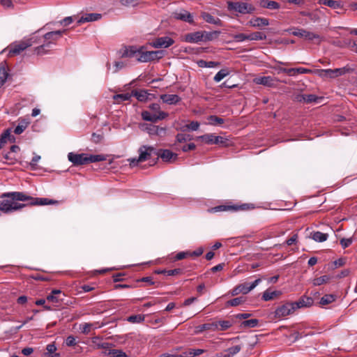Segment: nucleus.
<instances>
[{
    "mask_svg": "<svg viewBox=\"0 0 357 357\" xmlns=\"http://www.w3.org/2000/svg\"><path fill=\"white\" fill-rule=\"evenodd\" d=\"M145 49V46H141L140 55L137 58L138 62L147 63L158 61L165 55L163 50L146 51Z\"/></svg>",
    "mask_w": 357,
    "mask_h": 357,
    "instance_id": "6",
    "label": "nucleus"
},
{
    "mask_svg": "<svg viewBox=\"0 0 357 357\" xmlns=\"http://www.w3.org/2000/svg\"><path fill=\"white\" fill-rule=\"evenodd\" d=\"M66 344L68 347H73L76 344L75 337L73 335H69L66 340Z\"/></svg>",
    "mask_w": 357,
    "mask_h": 357,
    "instance_id": "60",
    "label": "nucleus"
},
{
    "mask_svg": "<svg viewBox=\"0 0 357 357\" xmlns=\"http://www.w3.org/2000/svg\"><path fill=\"white\" fill-rule=\"evenodd\" d=\"M331 279V277L330 275H322L319 278H314L312 280V284L314 286H319L323 284L327 283Z\"/></svg>",
    "mask_w": 357,
    "mask_h": 357,
    "instance_id": "32",
    "label": "nucleus"
},
{
    "mask_svg": "<svg viewBox=\"0 0 357 357\" xmlns=\"http://www.w3.org/2000/svg\"><path fill=\"white\" fill-rule=\"evenodd\" d=\"M154 152V149L151 146H142L139 149L138 158H129L130 166L134 167L138 165L139 162L147 160L149 159L152 153Z\"/></svg>",
    "mask_w": 357,
    "mask_h": 357,
    "instance_id": "7",
    "label": "nucleus"
},
{
    "mask_svg": "<svg viewBox=\"0 0 357 357\" xmlns=\"http://www.w3.org/2000/svg\"><path fill=\"white\" fill-rule=\"evenodd\" d=\"M295 310L293 302H287L278 306L275 309L274 317L276 319H281L284 317L291 314Z\"/></svg>",
    "mask_w": 357,
    "mask_h": 357,
    "instance_id": "10",
    "label": "nucleus"
},
{
    "mask_svg": "<svg viewBox=\"0 0 357 357\" xmlns=\"http://www.w3.org/2000/svg\"><path fill=\"white\" fill-rule=\"evenodd\" d=\"M278 81L276 78L271 76L258 77L254 79V82L266 86H273Z\"/></svg>",
    "mask_w": 357,
    "mask_h": 357,
    "instance_id": "18",
    "label": "nucleus"
},
{
    "mask_svg": "<svg viewBox=\"0 0 357 357\" xmlns=\"http://www.w3.org/2000/svg\"><path fill=\"white\" fill-rule=\"evenodd\" d=\"M259 320L257 319H251L249 320L243 321L241 323V326L243 328H255L258 325Z\"/></svg>",
    "mask_w": 357,
    "mask_h": 357,
    "instance_id": "43",
    "label": "nucleus"
},
{
    "mask_svg": "<svg viewBox=\"0 0 357 357\" xmlns=\"http://www.w3.org/2000/svg\"><path fill=\"white\" fill-rule=\"evenodd\" d=\"M300 14L303 16L308 17L309 18L314 21H315L318 18L316 15L313 14L312 13L307 11H301L300 12Z\"/></svg>",
    "mask_w": 357,
    "mask_h": 357,
    "instance_id": "64",
    "label": "nucleus"
},
{
    "mask_svg": "<svg viewBox=\"0 0 357 357\" xmlns=\"http://www.w3.org/2000/svg\"><path fill=\"white\" fill-rule=\"evenodd\" d=\"M336 299V296L333 294H326L323 297H321L320 300V304L324 305L330 304L334 302Z\"/></svg>",
    "mask_w": 357,
    "mask_h": 357,
    "instance_id": "39",
    "label": "nucleus"
},
{
    "mask_svg": "<svg viewBox=\"0 0 357 357\" xmlns=\"http://www.w3.org/2000/svg\"><path fill=\"white\" fill-rule=\"evenodd\" d=\"M353 242V239L351 238H342L340 240V244L343 248H346L349 247Z\"/></svg>",
    "mask_w": 357,
    "mask_h": 357,
    "instance_id": "59",
    "label": "nucleus"
},
{
    "mask_svg": "<svg viewBox=\"0 0 357 357\" xmlns=\"http://www.w3.org/2000/svg\"><path fill=\"white\" fill-rule=\"evenodd\" d=\"M319 3L327 6L335 10L340 9L343 6L342 1L335 0H319Z\"/></svg>",
    "mask_w": 357,
    "mask_h": 357,
    "instance_id": "24",
    "label": "nucleus"
},
{
    "mask_svg": "<svg viewBox=\"0 0 357 357\" xmlns=\"http://www.w3.org/2000/svg\"><path fill=\"white\" fill-rule=\"evenodd\" d=\"M213 134H206L197 137V139H200L208 144H213Z\"/></svg>",
    "mask_w": 357,
    "mask_h": 357,
    "instance_id": "47",
    "label": "nucleus"
},
{
    "mask_svg": "<svg viewBox=\"0 0 357 357\" xmlns=\"http://www.w3.org/2000/svg\"><path fill=\"white\" fill-rule=\"evenodd\" d=\"M208 119L209 121V123L212 126L221 125L225 122V120L222 118L214 115L210 116Z\"/></svg>",
    "mask_w": 357,
    "mask_h": 357,
    "instance_id": "46",
    "label": "nucleus"
},
{
    "mask_svg": "<svg viewBox=\"0 0 357 357\" xmlns=\"http://www.w3.org/2000/svg\"><path fill=\"white\" fill-rule=\"evenodd\" d=\"M68 159L74 166H78L103 161L105 160V157L103 155H89L87 153H75L70 152L68 154Z\"/></svg>",
    "mask_w": 357,
    "mask_h": 357,
    "instance_id": "2",
    "label": "nucleus"
},
{
    "mask_svg": "<svg viewBox=\"0 0 357 357\" xmlns=\"http://www.w3.org/2000/svg\"><path fill=\"white\" fill-rule=\"evenodd\" d=\"M172 16L174 18L181 20L185 22H188L190 24L194 23V17L193 15L184 9H180L174 11L172 13Z\"/></svg>",
    "mask_w": 357,
    "mask_h": 357,
    "instance_id": "13",
    "label": "nucleus"
},
{
    "mask_svg": "<svg viewBox=\"0 0 357 357\" xmlns=\"http://www.w3.org/2000/svg\"><path fill=\"white\" fill-rule=\"evenodd\" d=\"M73 22L72 17H66L62 20L59 21V24L63 26H68Z\"/></svg>",
    "mask_w": 357,
    "mask_h": 357,
    "instance_id": "62",
    "label": "nucleus"
},
{
    "mask_svg": "<svg viewBox=\"0 0 357 357\" xmlns=\"http://www.w3.org/2000/svg\"><path fill=\"white\" fill-rule=\"evenodd\" d=\"M219 63L215 61H206L204 60H200L198 61V65L201 68H214L217 66Z\"/></svg>",
    "mask_w": 357,
    "mask_h": 357,
    "instance_id": "48",
    "label": "nucleus"
},
{
    "mask_svg": "<svg viewBox=\"0 0 357 357\" xmlns=\"http://www.w3.org/2000/svg\"><path fill=\"white\" fill-rule=\"evenodd\" d=\"M141 128L143 130L146 131L151 135L162 136L166 132L165 128L152 124L144 123L141 126Z\"/></svg>",
    "mask_w": 357,
    "mask_h": 357,
    "instance_id": "14",
    "label": "nucleus"
},
{
    "mask_svg": "<svg viewBox=\"0 0 357 357\" xmlns=\"http://www.w3.org/2000/svg\"><path fill=\"white\" fill-rule=\"evenodd\" d=\"M229 75V71L227 69H222L218 71L215 75L213 80L215 82H220L222 79Z\"/></svg>",
    "mask_w": 357,
    "mask_h": 357,
    "instance_id": "44",
    "label": "nucleus"
},
{
    "mask_svg": "<svg viewBox=\"0 0 357 357\" xmlns=\"http://www.w3.org/2000/svg\"><path fill=\"white\" fill-rule=\"evenodd\" d=\"M34 42L33 38L25 39L20 42H15L10 45V52L13 54H19L27 47L31 46Z\"/></svg>",
    "mask_w": 357,
    "mask_h": 357,
    "instance_id": "11",
    "label": "nucleus"
},
{
    "mask_svg": "<svg viewBox=\"0 0 357 357\" xmlns=\"http://www.w3.org/2000/svg\"><path fill=\"white\" fill-rule=\"evenodd\" d=\"M160 99L168 105H176L181 100V98L176 94H163L160 96Z\"/></svg>",
    "mask_w": 357,
    "mask_h": 357,
    "instance_id": "20",
    "label": "nucleus"
},
{
    "mask_svg": "<svg viewBox=\"0 0 357 357\" xmlns=\"http://www.w3.org/2000/svg\"><path fill=\"white\" fill-rule=\"evenodd\" d=\"M205 352V350L201 349H190L188 351L184 352L185 357H194L199 356Z\"/></svg>",
    "mask_w": 357,
    "mask_h": 357,
    "instance_id": "36",
    "label": "nucleus"
},
{
    "mask_svg": "<svg viewBox=\"0 0 357 357\" xmlns=\"http://www.w3.org/2000/svg\"><path fill=\"white\" fill-rule=\"evenodd\" d=\"M213 139V144L227 146V139L221 136H216L215 135Z\"/></svg>",
    "mask_w": 357,
    "mask_h": 357,
    "instance_id": "53",
    "label": "nucleus"
},
{
    "mask_svg": "<svg viewBox=\"0 0 357 357\" xmlns=\"http://www.w3.org/2000/svg\"><path fill=\"white\" fill-rule=\"evenodd\" d=\"M158 156L165 162H169L171 160H176L177 154L168 149L162 150Z\"/></svg>",
    "mask_w": 357,
    "mask_h": 357,
    "instance_id": "23",
    "label": "nucleus"
},
{
    "mask_svg": "<svg viewBox=\"0 0 357 357\" xmlns=\"http://www.w3.org/2000/svg\"><path fill=\"white\" fill-rule=\"evenodd\" d=\"M199 127V123L198 121H191L189 124L184 126L186 129L195 131L197 130Z\"/></svg>",
    "mask_w": 357,
    "mask_h": 357,
    "instance_id": "57",
    "label": "nucleus"
},
{
    "mask_svg": "<svg viewBox=\"0 0 357 357\" xmlns=\"http://www.w3.org/2000/svg\"><path fill=\"white\" fill-rule=\"evenodd\" d=\"M295 310L302 308V307H308L313 305L314 300L312 298L309 296H302L301 297L298 301L296 302H293Z\"/></svg>",
    "mask_w": 357,
    "mask_h": 357,
    "instance_id": "17",
    "label": "nucleus"
},
{
    "mask_svg": "<svg viewBox=\"0 0 357 357\" xmlns=\"http://www.w3.org/2000/svg\"><path fill=\"white\" fill-rule=\"evenodd\" d=\"M202 17L206 22L218 26H220L222 22L218 17H215L212 15L208 13H203Z\"/></svg>",
    "mask_w": 357,
    "mask_h": 357,
    "instance_id": "25",
    "label": "nucleus"
},
{
    "mask_svg": "<svg viewBox=\"0 0 357 357\" xmlns=\"http://www.w3.org/2000/svg\"><path fill=\"white\" fill-rule=\"evenodd\" d=\"M141 46L137 47L135 45H130L126 47L123 52H122L121 56L123 58H132L136 59L140 55Z\"/></svg>",
    "mask_w": 357,
    "mask_h": 357,
    "instance_id": "15",
    "label": "nucleus"
},
{
    "mask_svg": "<svg viewBox=\"0 0 357 357\" xmlns=\"http://www.w3.org/2000/svg\"><path fill=\"white\" fill-rule=\"evenodd\" d=\"M108 357H128V356L121 350L112 349L109 351Z\"/></svg>",
    "mask_w": 357,
    "mask_h": 357,
    "instance_id": "50",
    "label": "nucleus"
},
{
    "mask_svg": "<svg viewBox=\"0 0 357 357\" xmlns=\"http://www.w3.org/2000/svg\"><path fill=\"white\" fill-rule=\"evenodd\" d=\"M101 18V15L98 13H87L84 15L82 16L79 20L77 21V23L79 24L84 23V22H94L100 20Z\"/></svg>",
    "mask_w": 357,
    "mask_h": 357,
    "instance_id": "21",
    "label": "nucleus"
},
{
    "mask_svg": "<svg viewBox=\"0 0 357 357\" xmlns=\"http://www.w3.org/2000/svg\"><path fill=\"white\" fill-rule=\"evenodd\" d=\"M261 282V279L258 278L255 280L251 284L249 283H243L235 287L230 292L231 295L234 296L239 294H247L250 291L254 289L259 283Z\"/></svg>",
    "mask_w": 357,
    "mask_h": 357,
    "instance_id": "9",
    "label": "nucleus"
},
{
    "mask_svg": "<svg viewBox=\"0 0 357 357\" xmlns=\"http://www.w3.org/2000/svg\"><path fill=\"white\" fill-rule=\"evenodd\" d=\"M134 96L139 101L144 102L148 99L149 93L146 91L140 90L139 91H135Z\"/></svg>",
    "mask_w": 357,
    "mask_h": 357,
    "instance_id": "42",
    "label": "nucleus"
},
{
    "mask_svg": "<svg viewBox=\"0 0 357 357\" xmlns=\"http://www.w3.org/2000/svg\"><path fill=\"white\" fill-rule=\"evenodd\" d=\"M259 5L262 8L271 10H278L280 8V4L275 1L261 0Z\"/></svg>",
    "mask_w": 357,
    "mask_h": 357,
    "instance_id": "26",
    "label": "nucleus"
},
{
    "mask_svg": "<svg viewBox=\"0 0 357 357\" xmlns=\"http://www.w3.org/2000/svg\"><path fill=\"white\" fill-rule=\"evenodd\" d=\"M245 301L243 296L237 297L227 301V305L229 306H238Z\"/></svg>",
    "mask_w": 357,
    "mask_h": 357,
    "instance_id": "45",
    "label": "nucleus"
},
{
    "mask_svg": "<svg viewBox=\"0 0 357 357\" xmlns=\"http://www.w3.org/2000/svg\"><path fill=\"white\" fill-rule=\"evenodd\" d=\"M232 206H225V205H220L215 207H213L211 209V212L216 213V212H221V211H226L231 208H232Z\"/></svg>",
    "mask_w": 357,
    "mask_h": 357,
    "instance_id": "56",
    "label": "nucleus"
},
{
    "mask_svg": "<svg viewBox=\"0 0 357 357\" xmlns=\"http://www.w3.org/2000/svg\"><path fill=\"white\" fill-rule=\"evenodd\" d=\"M217 324V331H225L232 326V323L228 320H221L215 321Z\"/></svg>",
    "mask_w": 357,
    "mask_h": 357,
    "instance_id": "31",
    "label": "nucleus"
},
{
    "mask_svg": "<svg viewBox=\"0 0 357 357\" xmlns=\"http://www.w3.org/2000/svg\"><path fill=\"white\" fill-rule=\"evenodd\" d=\"M354 71V68L349 66L335 69H319L316 71V74L323 79H335L346 73H350Z\"/></svg>",
    "mask_w": 357,
    "mask_h": 357,
    "instance_id": "5",
    "label": "nucleus"
},
{
    "mask_svg": "<svg viewBox=\"0 0 357 357\" xmlns=\"http://www.w3.org/2000/svg\"><path fill=\"white\" fill-rule=\"evenodd\" d=\"M126 320L132 324H139L144 321V316L143 314H134L127 317Z\"/></svg>",
    "mask_w": 357,
    "mask_h": 357,
    "instance_id": "35",
    "label": "nucleus"
},
{
    "mask_svg": "<svg viewBox=\"0 0 357 357\" xmlns=\"http://www.w3.org/2000/svg\"><path fill=\"white\" fill-rule=\"evenodd\" d=\"M47 352L45 354L46 357H59V354H55L54 352L56 350V347L54 344H49L46 347Z\"/></svg>",
    "mask_w": 357,
    "mask_h": 357,
    "instance_id": "33",
    "label": "nucleus"
},
{
    "mask_svg": "<svg viewBox=\"0 0 357 357\" xmlns=\"http://www.w3.org/2000/svg\"><path fill=\"white\" fill-rule=\"evenodd\" d=\"M287 31H291V33L295 36L304 38V35L305 33V29L294 28L287 30Z\"/></svg>",
    "mask_w": 357,
    "mask_h": 357,
    "instance_id": "51",
    "label": "nucleus"
},
{
    "mask_svg": "<svg viewBox=\"0 0 357 357\" xmlns=\"http://www.w3.org/2000/svg\"><path fill=\"white\" fill-rule=\"evenodd\" d=\"M91 327V324L85 323L80 326V330H81L82 333L86 334V333H89V332L90 331Z\"/></svg>",
    "mask_w": 357,
    "mask_h": 357,
    "instance_id": "61",
    "label": "nucleus"
},
{
    "mask_svg": "<svg viewBox=\"0 0 357 357\" xmlns=\"http://www.w3.org/2000/svg\"><path fill=\"white\" fill-rule=\"evenodd\" d=\"M0 200V213L9 214L20 211L26 205L44 206L54 204L57 201L47 198H38L29 196L24 192H9L3 193Z\"/></svg>",
    "mask_w": 357,
    "mask_h": 357,
    "instance_id": "1",
    "label": "nucleus"
},
{
    "mask_svg": "<svg viewBox=\"0 0 357 357\" xmlns=\"http://www.w3.org/2000/svg\"><path fill=\"white\" fill-rule=\"evenodd\" d=\"M182 269L181 268H175L172 270H160L157 271V273L158 274H165L167 275L171 276V275H178L182 273Z\"/></svg>",
    "mask_w": 357,
    "mask_h": 357,
    "instance_id": "41",
    "label": "nucleus"
},
{
    "mask_svg": "<svg viewBox=\"0 0 357 357\" xmlns=\"http://www.w3.org/2000/svg\"><path fill=\"white\" fill-rule=\"evenodd\" d=\"M149 107L151 112L149 111L142 112V117L144 121L155 123L168 116V113L161 111L160 106L158 103L151 104Z\"/></svg>",
    "mask_w": 357,
    "mask_h": 357,
    "instance_id": "3",
    "label": "nucleus"
},
{
    "mask_svg": "<svg viewBox=\"0 0 357 357\" xmlns=\"http://www.w3.org/2000/svg\"><path fill=\"white\" fill-rule=\"evenodd\" d=\"M40 160V156L38 155H36L33 157L31 161L30 162V166L31 169H36L37 163Z\"/></svg>",
    "mask_w": 357,
    "mask_h": 357,
    "instance_id": "58",
    "label": "nucleus"
},
{
    "mask_svg": "<svg viewBox=\"0 0 357 357\" xmlns=\"http://www.w3.org/2000/svg\"><path fill=\"white\" fill-rule=\"evenodd\" d=\"M233 38L234 41L241 43L243 42L246 40H249L248 34L245 33H238L233 36Z\"/></svg>",
    "mask_w": 357,
    "mask_h": 357,
    "instance_id": "54",
    "label": "nucleus"
},
{
    "mask_svg": "<svg viewBox=\"0 0 357 357\" xmlns=\"http://www.w3.org/2000/svg\"><path fill=\"white\" fill-rule=\"evenodd\" d=\"M132 97V95L129 93L116 94L113 96L114 102L117 104H120L124 101L129 100Z\"/></svg>",
    "mask_w": 357,
    "mask_h": 357,
    "instance_id": "29",
    "label": "nucleus"
},
{
    "mask_svg": "<svg viewBox=\"0 0 357 357\" xmlns=\"http://www.w3.org/2000/svg\"><path fill=\"white\" fill-rule=\"evenodd\" d=\"M328 235L321 231H314L311 234V238L316 242L321 243L327 240Z\"/></svg>",
    "mask_w": 357,
    "mask_h": 357,
    "instance_id": "28",
    "label": "nucleus"
},
{
    "mask_svg": "<svg viewBox=\"0 0 357 357\" xmlns=\"http://www.w3.org/2000/svg\"><path fill=\"white\" fill-rule=\"evenodd\" d=\"M8 72L9 69L5 61L1 62L0 63V89L4 85L8 77L10 76Z\"/></svg>",
    "mask_w": 357,
    "mask_h": 357,
    "instance_id": "19",
    "label": "nucleus"
},
{
    "mask_svg": "<svg viewBox=\"0 0 357 357\" xmlns=\"http://www.w3.org/2000/svg\"><path fill=\"white\" fill-rule=\"evenodd\" d=\"M241 349V346L236 345L234 347H231L228 348L225 352L227 353V354H229V357L234 356L235 354H238Z\"/></svg>",
    "mask_w": 357,
    "mask_h": 357,
    "instance_id": "52",
    "label": "nucleus"
},
{
    "mask_svg": "<svg viewBox=\"0 0 357 357\" xmlns=\"http://www.w3.org/2000/svg\"><path fill=\"white\" fill-rule=\"evenodd\" d=\"M27 126V123L22 122L21 123H19L14 129V132L16 135H20L24 132V130L26 129Z\"/></svg>",
    "mask_w": 357,
    "mask_h": 357,
    "instance_id": "55",
    "label": "nucleus"
},
{
    "mask_svg": "<svg viewBox=\"0 0 357 357\" xmlns=\"http://www.w3.org/2000/svg\"><path fill=\"white\" fill-rule=\"evenodd\" d=\"M61 291L59 289L52 290L51 294L47 296V300L53 303H59L60 299L58 298L57 295L61 294Z\"/></svg>",
    "mask_w": 357,
    "mask_h": 357,
    "instance_id": "37",
    "label": "nucleus"
},
{
    "mask_svg": "<svg viewBox=\"0 0 357 357\" xmlns=\"http://www.w3.org/2000/svg\"><path fill=\"white\" fill-rule=\"evenodd\" d=\"M248 24L253 27H261L268 26L269 24V20L264 17H253L248 22Z\"/></svg>",
    "mask_w": 357,
    "mask_h": 357,
    "instance_id": "22",
    "label": "nucleus"
},
{
    "mask_svg": "<svg viewBox=\"0 0 357 357\" xmlns=\"http://www.w3.org/2000/svg\"><path fill=\"white\" fill-rule=\"evenodd\" d=\"M220 34V31H203L204 38L203 42L211 41L216 38Z\"/></svg>",
    "mask_w": 357,
    "mask_h": 357,
    "instance_id": "38",
    "label": "nucleus"
},
{
    "mask_svg": "<svg viewBox=\"0 0 357 357\" xmlns=\"http://www.w3.org/2000/svg\"><path fill=\"white\" fill-rule=\"evenodd\" d=\"M228 9L241 14H250L254 13L255 8L251 4L245 2H228Z\"/></svg>",
    "mask_w": 357,
    "mask_h": 357,
    "instance_id": "8",
    "label": "nucleus"
},
{
    "mask_svg": "<svg viewBox=\"0 0 357 357\" xmlns=\"http://www.w3.org/2000/svg\"><path fill=\"white\" fill-rule=\"evenodd\" d=\"M280 294L281 292L280 291H270L269 289H267L263 293L262 298L264 301H268L273 300Z\"/></svg>",
    "mask_w": 357,
    "mask_h": 357,
    "instance_id": "27",
    "label": "nucleus"
},
{
    "mask_svg": "<svg viewBox=\"0 0 357 357\" xmlns=\"http://www.w3.org/2000/svg\"><path fill=\"white\" fill-rule=\"evenodd\" d=\"M66 29H63L46 33L43 38L47 41V43L37 47L35 50L36 53L38 54H43L46 53L50 50L52 45L54 44L55 42L62 36V34L66 32Z\"/></svg>",
    "mask_w": 357,
    "mask_h": 357,
    "instance_id": "4",
    "label": "nucleus"
},
{
    "mask_svg": "<svg viewBox=\"0 0 357 357\" xmlns=\"http://www.w3.org/2000/svg\"><path fill=\"white\" fill-rule=\"evenodd\" d=\"M174 43V39L169 36L159 37L150 43V45L154 48H167Z\"/></svg>",
    "mask_w": 357,
    "mask_h": 357,
    "instance_id": "12",
    "label": "nucleus"
},
{
    "mask_svg": "<svg viewBox=\"0 0 357 357\" xmlns=\"http://www.w3.org/2000/svg\"><path fill=\"white\" fill-rule=\"evenodd\" d=\"M303 99L305 102H312L317 100V97L314 95L310 94L304 96Z\"/></svg>",
    "mask_w": 357,
    "mask_h": 357,
    "instance_id": "63",
    "label": "nucleus"
},
{
    "mask_svg": "<svg viewBox=\"0 0 357 357\" xmlns=\"http://www.w3.org/2000/svg\"><path fill=\"white\" fill-rule=\"evenodd\" d=\"M303 38H305V40H307L309 41H312L314 40H318V43H320L321 40V37L319 34H317V33H313V32L308 31L307 30H305V33Z\"/></svg>",
    "mask_w": 357,
    "mask_h": 357,
    "instance_id": "34",
    "label": "nucleus"
},
{
    "mask_svg": "<svg viewBox=\"0 0 357 357\" xmlns=\"http://www.w3.org/2000/svg\"><path fill=\"white\" fill-rule=\"evenodd\" d=\"M205 330H211L213 331H217V324H215V321L204 324L197 327V332H202Z\"/></svg>",
    "mask_w": 357,
    "mask_h": 357,
    "instance_id": "30",
    "label": "nucleus"
},
{
    "mask_svg": "<svg viewBox=\"0 0 357 357\" xmlns=\"http://www.w3.org/2000/svg\"><path fill=\"white\" fill-rule=\"evenodd\" d=\"M204 35L203 31H198L192 33H189L185 36V41L190 43H198L203 42Z\"/></svg>",
    "mask_w": 357,
    "mask_h": 357,
    "instance_id": "16",
    "label": "nucleus"
},
{
    "mask_svg": "<svg viewBox=\"0 0 357 357\" xmlns=\"http://www.w3.org/2000/svg\"><path fill=\"white\" fill-rule=\"evenodd\" d=\"M176 139L177 142L183 143L187 141H190L192 139V137L190 135L178 133L176 136Z\"/></svg>",
    "mask_w": 357,
    "mask_h": 357,
    "instance_id": "49",
    "label": "nucleus"
},
{
    "mask_svg": "<svg viewBox=\"0 0 357 357\" xmlns=\"http://www.w3.org/2000/svg\"><path fill=\"white\" fill-rule=\"evenodd\" d=\"M249 40H263L266 38V36L262 32H254L248 34Z\"/></svg>",
    "mask_w": 357,
    "mask_h": 357,
    "instance_id": "40",
    "label": "nucleus"
}]
</instances>
